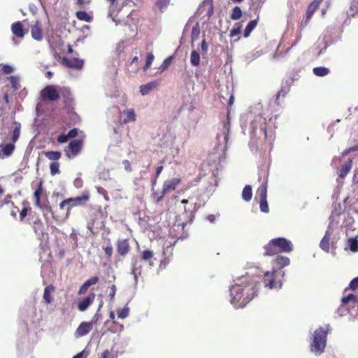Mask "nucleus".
<instances>
[{"label":"nucleus","instance_id":"f257e3e1","mask_svg":"<svg viewBox=\"0 0 358 358\" xmlns=\"http://www.w3.org/2000/svg\"><path fill=\"white\" fill-rule=\"evenodd\" d=\"M259 278L248 273L236 278L229 288L230 303L236 308L245 307L257 294Z\"/></svg>","mask_w":358,"mask_h":358},{"label":"nucleus","instance_id":"f03ea898","mask_svg":"<svg viewBox=\"0 0 358 358\" xmlns=\"http://www.w3.org/2000/svg\"><path fill=\"white\" fill-rule=\"evenodd\" d=\"M241 127L243 133H248L254 141L262 135L264 136L266 140L268 139L266 117L262 104L255 105L248 113L242 115Z\"/></svg>","mask_w":358,"mask_h":358},{"label":"nucleus","instance_id":"7ed1b4c3","mask_svg":"<svg viewBox=\"0 0 358 358\" xmlns=\"http://www.w3.org/2000/svg\"><path fill=\"white\" fill-rule=\"evenodd\" d=\"M329 330V327L328 325L326 328L320 327L314 331L310 345V349L315 355H320L324 352L327 345V338Z\"/></svg>","mask_w":358,"mask_h":358},{"label":"nucleus","instance_id":"20e7f679","mask_svg":"<svg viewBox=\"0 0 358 358\" xmlns=\"http://www.w3.org/2000/svg\"><path fill=\"white\" fill-rule=\"evenodd\" d=\"M10 129H13L11 143H1L0 144V158L3 159L10 157L15 150V143L18 140L20 131L21 124L17 121H13L11 123Z\"/></svg>","mask_w":358,"mask_h":358},{"label":"nucleus","instance_id":"39448f33","mask_svg":"<svg viewBox=\"0 0 358 358\" xmlns=\"http://www.w3.org/2000/svg\"><path fill=\"white\" fill-rule=\"evenodd\" d=\"M285 272L282 270L273 269L264 273L263 283L265 288L279 290L282 287Z\"/></svg>","mask_w":358,"mask_h":358},{"label":"nucleus","instance_id":"423d86ee","mask_svg":"<svg viewBox=\"0 0 358 358\" xmlns=\"http://www.w3.org/2000/svg\"><path fill=\"white\" fill-rule=\"evenodd\" d=\"M337 313L339 316H343L348 313L353 316L358 315V298L352 294L343 297Z\"/></svg>","mask_w":358,"mask_h":358},{"label":"nucleus","instance_id":"0eeeda50","mask_svg":"<svg viewBox=\"0 0 358 358\" xmlns=\"http://www.w3.org/2000/svg\"><path fill=\"white\" fill-rule=\"evenodd\" d=\"M176 138V130L172 127H168L160 139L159 145L162 148H170L173 157L179 153V148H174L173 144Z\"/></svg>","mask_w":358,"mask_h":358},{"label":"nucleus","instance_id":"6e6552de","mask_svg":"<svg viewBox=\"0 0 358 358\" xmlns=\"http://www.w3.org/2000/svg\"><path fill=\"white\" fill-rule=\"evenodd\" d=\"M213 13L214 7L213 0H203L196 12V16L200 18L201 20L206 21L209 20Z\"/></svg>","mask_w":358,"mask_h":358},{"label":"nucleus","instance_id":"1a4fd4ad","mask_svg":"<svg viewBox=\"0 0 358 358\" xmlns=\"http://www.w3.org/2000/svg\"><path fill=\"white\" fill-rule=\"evenodd\" d=\"M230 129V123L229 118L224 122L222 131L217 135V149L224 152L227 148V142L229 138Z\"/></svg>","mask_w":358,"mask_h":358},{"label":"nucleus","instance_id":"9d476101","mask_svg":"<svg viewBox=\"0 0 358 358\" xmlns=\"http://www.w3.org/2000/svg\"><path fill=\"white\" fill-rule=\"evenodd\" d=\"M267 180L263 181L261 187L257 189V194L259 197V206L262 212L267 213L269 208L267 202Z\"/></svg>","mask_w":358,"mask_h":358},{"label":"nucleus","instance_id":"9b49d317","mask_svg":"<svg viewBox=\"0 0 358 358\" xmlns=\"http://www.w3.org/2000/svg\"><path fill=\"white\" fill-rule=\"evenodd\" d=\"M42 182L38 183V188L34 193V198L35 199V205L41 209L44 216H48L49 214H52V208L48 204H41L40 201L41 195L42 193Z\"/></svg>","mask_w":358,"mask_h":358},{"label":"nucleus","instance_id":"f8f14e48","mask_svg":"<svg viewBox=\"0 0 358 358\" xmlns=\"http://www.w3.org/2000/svg\"><path fill=\"white\" fill-rule=\"evenodd\" d=\"M181 203L184 204V213L182 216H184V220L185 222H182L181 224L184 227L187 222H190L192 220L194 217V212L199 208V206H197L196 203L190 204L189 206L186 205L189 203L188 199H182Z\"/></svg>","mask_w":358,"mask_h":358},{"label":"nucleus","instance_id":"ddd939ff","mask_svg":"<svg viewBox=\"0 0 358 358\" xmlns=\"http://www.w3.org/2000/svg\"><path fill=\"white\" fill-rule=\"evenodd\" d=\"M273 241L279 253H289L293 250L292 242L285 238H273Z\"/></svg>","mask_w":358,"mask_h":358},{"label":"nucleus","instance_id":"4468645a","mask_svg":"<svg viewBox=\"0 0 358 358\" xmlns=\"http://www.w3.org/2000/svg\"><path fill=\"white\" fill-rule=\"evenodd\" d=\"M301 29L302 24L297 25L296 28L294 27V24L287 27V31L285 33L284 37H287L288 36H293L295 37L294 42L292 43L291 46L288 50L295 46L298 42L300 41L301 37Z\"/></svg>","mask_w":358,"mask_h":358},{"label":"nucleus","instance_id":"2eb2a0df","mask_svg":"<svg viewBox=\"0 0 358 358\" xmlns=\"http://www.w3.org/2000/svg\"><path fill=\"white\" fill-rule=\"evenodd\" d=\"M41 96L43 99L55 101L59 97V93L53 85H48L41 92Z\"/></svg>","mask_w":358,"mask_h":358},{"label":"nucleus","instance_id":"dca6fc26","mask_svg":"<svg viewBox=\"0 0 358 358\" xmlns=\"http://www.w3.org/2000/svg\"><path fill=\"white\" fill-rule=\"evenodd\" d=\"M83 142L80 139H76L70 142L69 145V150L66 155L69 158L75 157L80 152Z\"/></svg>","mask_w":358,"mask_h":358},{"label":"nucleus","instance_id":"f3484780","mask_svg":"<svg viewBox=\"0 0 358 358\" xmlns=\"http://www.w3.org/2000/svg\"><path fill=\"white\" fill-rule=\"evenodd\" d=\"M92 329V322H83L75 331V337L80 338L87 335Z\"/></svg>","mask_w":358,"mask_h":358},{"label":"nucleus","instance_id":"a211bd4d","mask_svg":"<svg viewBox=\"0 0 358 358\" xmlns=\"http://www.w3.org/2000/svg\"><path fill=\"white\" fill-rule=\"evenodd\" d=\"M180 182V179L176 178L164 181L162 188L163 194H166L168 192L174 190L179 185Z\"/></svg>","mask_w":358,"mask_h":358},{"label":"nucleus","instance_id":"6ab92c4d","mask_svg":"<svg viewBox=\"0 0 358 358\" xmlns=\"http://www.w3.org/2000/svg\"><path fill=\"white\" fill-rule=\"evenodd\" d=\"M130 246L127 239H119L117 241V252L122 257L125 256L129 251Z\"/></svg>","mask_w":358,"mask_h":358},{"label":"nucleus","instance_id":"aec40b11","mask_svg":"<svg viewBox=\"0 0 358 358\" xmlns=\"http://www.w3.org/2000/svg\"><path fill=\"white\" fill-rule=\"evenodd\" d=\"M95 296V293L92 292L87 296L80 301L78 306V310L82 312L86 310L94 301Z\"/></svg>","mask_w":358,"mask_h":358},{"label":"nucleus","instance_id":"412c9836","mask_svg":"<svg viewBox=\"0 0 358 358\" xmlns=\"http://www.w3.org/2000/svg\"><path fill=\"white\" fill-rule=\"evenodd\" d=\"M64 63L69 67L75 69H80L83 66V60L79 59L78 58H64Z\"/></svg>","mask_w":358,"mask_h":358},{"label":"nucleus","instance_id":"4be33fe9","mask_svg":"<svg viewBox=\"0 0 358 358\" xmlns=\"http://www.w3.org/2000/svg\"><path fill=\"white\" fill-rule=\"evenodd\" d=\"M159 85V82L157 80H154L150 83H148L145 85H142L140 86V92L143 96L148 95L152 92L154 89H155Z\"/></svg>","mask_w":358,"mask_h":358},{"label":"nucleus","instance_id":"5701e85b","mask_svg":"<svg viewBox=\"0 0 358 358\" xmlns=\"http://www.w3.org/2000/svg\"><path fill=\"white\" fill-rule=\"evenodd\" d=\"M264 256H273L279 253L273 239H271L266 245H264Z\"/></svg>","mask_w":358,"mask_h":358},{"label":"nucleus","instance_id":"b1692460","mask_svg":"<svg viewBox=\"0 0 358 358\" xmlns=\"http://www.w3.org/2000/svg\"><path fill=\"white\" fill-rule=\"evenodd\" d=\"M42 24H35L31 27V36L36 41H41L43 38V28Z\"/></svg>","mask_w":358,"mask_h":358},{"label":"nucleus","instance_id":"393cba45","mask_svg":"<svg viewBox=\"0 0 358 358\" xmlns=\"http://www.w3.org/2000/svg\"><path fill=\"white\" fill-rule=\"evenodd\" d=\"M11 31L15 36L20 38H23L26 33L22 24H12Z\"/></svg>","mask_w":358,"mask_h":358},{"label":"nucleus","instance_id":"a878e982","mask_svg":"<svg viewBox=\"0 0 358 358\" xmlns=\"http://www.w3.org/2000/svg\"><path fill=\"white\" fill-rule=\"evenodd\" d=\"M217 185V179L215 176L212 177L208 182V185L205 189V193L207 197H209L215 192Z\"/></svg>","mask_w":358,"mask_h":358},{"label":"nucleus","instance_id":"bb28decb","mask_svg":"<svg viewBox=\"0 0 358 358\" xmlns=\"http://www.w3.org/2000/svg\"><path fill=\"white\" fill-rule=\"evenodd\" d=\"M99 282V278L97 276H94L90 279H88L87 281H85L82 286L80 287L78 294H84L88 287L92 285H95Z\"/></svg>","mask_w":358,"mask_h":358},{"label":"nucleus","instance_id":"cd10ccee","mask_svg":"<svg viewBox=\"0 0 358 358\" xmlns=\"http://www.w3.org/2000/svg\"><path fill=\"white\" fill-rule=\"evenodd\" d=\"M322 0H314L308 7L306 21L310 20L315 10L319 7Z\"/></svg>","mask_w":358,"mask_h":358},{"label":"nucleus","instance_id":"c85d7f7f","mask_svg":"<svg viewBox=\"0 0 358 358\" xmlns=\"http://www.w3.org/2000/svg\"><path fill=\"white\" fill-rule=\"evenodd\" d=\"M123 116V122L128 123L134 122L136 120V114L133 109H128L126 110H123L122 113Z\"/></svg>","mask_w":358,"mask_h":358},{"label":"nucleus","instance_id":"c756f323","mask_svg":"<svg viewBox=\"0 0 358 358\" xmlns=\"http://www.w3.org/2000/svg\"><path fill=\"white\" fill-rule=\"evenodd\" d=\"M55 287L52 285H48L44 289L43 299L46 303H52L53 299L52 297V293L54 292Z\"/></svg>","mask_w":358,"mask_h":358},{"label":"nucleus","instance_id":"7c9ffc66","mask_svg":"<svg viewBox=\"0 0 358 358\" xmlns=\"http://www.w3.org/2000/svg\"><path fill=\"white\" fill-rule=\"evenodd\" d=\"M330 236V232L327 230L320 243V248L327 252H329V251Z\"/></svg>","mask_w":358,"mask_h":358},{"label":"nucleus","instance_id":"2f4dec72","mask_svg":"<svg viewBox=\"0 0 358 358\" xmlns=\"http://www.w3.org/2000/svg\"><path fill=\"white\" fill-rule=\"evenodd\" d=\"M277 266L280 267L279 270H282V268L289 265V258L282 255H278L274 260Z\"/></svg>","mask_w":358,"mask_h":358},{"label":"nucleus","instance_id":"473e14b6","mask_svg":"<svg viewBox=\"0 0 358 358\" xmlns=\"http://www.w3.org/2000/svg\"><path fill=\"white\" fill-rule=\"evenodd\" d=\"M141 265H139L138 260H136L135 262H134L131 274L134 277L136 284L138 282V277L141 275Z\"/></svg>","mask_w":358,"mask_h":358},{"label":"nucleus","instance_id":"72a5a7b5","mask_svg":"<svg viewBox=\"0 0 358 358\" xmlns=\"http://www.w3.org/2000/svg\"><path fill=\"white\" fill-rule=\"evenodd\" d=\"M201 34V29L199 27V24H196L192 30L191 33V43L192 47L194 45V43L199 38Z\"/></svg>","mask_w":358,"mask_h":358},{"label":"nucleus","instance_id":"f704fd0d","mask_svg":"<svg viewBox=\"0 0 358 358\" xmlns=\"http://www.w3.org/2000/svg\"><path fill=\"white\" fill-rule=\"evenodd\" d=\"M313 71L315 76L319 77H324L329 73L330 70L329 68L324 66H317L315 67Z\"/></svg>","mask_w":358,"mask_h":358},{"label":"nucleus","instance_id":"c9c22d12","mask_svg":"<svg viewBox=\"0 0 358 358\" xmlns=\"http://www.w3.org/2000/svg\"><path fill=\"white\" fill-rule=\"evenodd\" d=\"M352 166V162L351 159H349L347 163H345L341 166L339 176L342 178H345L350 171Z\"/></svg>","mask_w":358,"mask_h":358},{"label":"nucleus","instance_id":"e433bc0d","mask_svg":"<svg viewBox=\"0 0 358 358\" xmlns=\"http://www.w3.org/2000/svg\"><path fill=\"white\" fill-rule=\"evenodd\" d=\"M348 15L352 17L358 16V0H352Z\"/></svg>","mask_w":358,"mask_h":358},{"label":"nucleus","instance_id":"4c0bfd02","mask_svg":"<svg viewBox=\"0 0 358 358\" xmlns=\"http://www.w3.org/2000/svg\"><path fill=\"white\" fill-rule=\"evenodd\" d=\"M190 62L193 66H198L200 64V55L197 50H193L192 51Z\"/></svg>","mask_w":358,"mask_h":358},{"label":"nucleus","instance_id":"58836bf2","mask_svg":"<svg viewBox=\"0 0 358 358\" xmlns=\"http://www.w3.org/2000/svg\"><path fill=\"white\" fill-rule=\"evenodd\" d=\"M252 196V187L250 185H245L242 192V198L245 201L251 200Z\"/></svg>","mask_w":358,"mask_h":358},{"label":"nucleus","instance_id":"ea45409f","mask_svg":"<svg viewBox=\"0 0 358 358\" xmlns=\"http://www.w3.org/2000/svg\"><path fill=\"white\" fill-rule=\"evenodd\" d=\"M152 257H153L152 251L150 250H144L142 252L141 260L150 261L149 262L150 266H154V263H153L152 261H151V259L152 258Z\"/></svg>","mask_w":358,"mask_h":358},{"label":"nucleus","instance_id":"a19ab883","mask_svg":"<svg viewBox=\"0 0 358 358\" xmlns=\"http://www.w3.org/2000/svg\"><path fill=\"white\" fill-rule=\"evenodd\" d=\"M76 16L80 21L90 22L92 20V17L85 11H78Z\"/></svg>","mask_w":358,"mask_h":358},{"label":"nucleus","instance_id":"79ce46f5","mask_svg":"<svg viewBox=\"0 0 358 358\" xmlns=\"http://www.w3.org/2000/svg\"><path fill=\"white\" fill-rule=\"evenodd\" d=\"M117 317L120 319H125L129 316V308L127 304L123 308L117 310Z\"/></svg>","mask_w":358,"mask_h":358},{"label":"nucleus","instance_id":"37998d69","mask_svg":"<svg viewBox=\"0 0 358 358\" xmlns=\"http://www.w3.org/2000/svg\"><path fill=\"white\" fill-rule=\"evenodd\" d=\"M348 246L353 252H358V241L357 238H350L348 239Z\"/></svg>","mask_w":358,"mask_h":358},{"label":"nucleus","instance_id":"c03bdc74","mask_svg":"<svg viewBox=\"0 0 358 358\" xmlns=\"http://www.w3.org/2000/svg\"><path fill=\"white\" fill-rule=\"evenodd\" d=\"M8 79L14 90H18L20 88L19 77L11 76L8 78Z\"/></svg>","mask_w":358,"mask_h":358},{"label":"nucleus","instance_id":"a18cd8bd","mask_svg":"<svg viewBox=\"0 0 358 358\" xmlns=\"http://www.w3.org/2000/svg\"><path fill=\"white\" fill-rule=\"evenodd\" d=\"M45 155L50 160H58L61 157V153L58 151H48L45 153Z\"/></svg>","mask_w":358,"mask_h":358},{"label":"nucleus","instance_id":"49530a36","mask_svg":"<svg viewBox=\"0 0 358 358\" xmlns=\"http://www.w3.org/2000/svg\"><path fill=\"white\" fill-rule=\"evenodd\" d=\"M241 15H242V11H241V8L239 7L236 6L232 10V13L231 15V18L233 20H237L241 18Z\"/></svg>","mask_w":358,"mask_h":358},{"label":"nucleus","instance_id":"de8ad7c7","mask_svg":"<svg viewBox=\"0 0 358 358\" xmlns=\"http://www.w3.org/2000/svg\"><path fill=\"white\" fill-rule=\"evenodd\" d=\"M155 59L152 53H148L146 57L145 64L143 66V70L147 71L152 65V63Z\"/></svg>","mask_w":358,"mask_h":358},{"label":"nucleus","instance_id":"09e8293b","mask_svg":"<svg viewBox=\"0 0 358 358\" xmlns=\"http://www.w3.org/2000/svg\"><path fill=\"white\" fill-rule=\"evenodd\" d=\"M124 24V31H127V29H131L132 31V34H129V36H134L136 34V31L138 29L137 24L133 23V24Z\"/></svg>","mask_w":358,"mask_h":358},{"label":"nucleus","instance_id":"8fccbe9b","mask_svg":"<svg viewBox=\"0 0 358 358\" xmlns=\"http://www.w3.org/2000/svg\"><path fill=\"white\" fill-rule=\"evenodd\" d=\"M99 178L105 181L110 180L111 178L109 170L106 169H103V171L99 173Z\"/></svg>","mask_w":358,"mask_h":358},{"label":"nucleus","instance_id":"3c124183","mask_svg":"<svg viewBox=\"0 0 358 358\" xmlns=\"http://www.w3.org/2000/svg\"><path fill=\"white\" fill-rule=\"evenodd\" d=\"M59 164L58 162H52L50 165V173L52 175H55L59 173Z\"/></svg>","mask_w":358,"mask_h":358},{"label":"nucleus","instance_id":"603ef678","mask_svg":"<svg viewBox=\"0 0 358 358\" xmlns=\"http://www.w3.org/2000/svg\"><path fill=\"white\" fill-rule=\"evenodd\" d=\"M208 51V45L206 38H203L201 43V53L203 57H205L207 55Z\"/></svg>","mask_w":358,"mask_h":358},{"label":"nucleus","instance_id":"864d4df0","mask_svg":"<svg viewBox=\"0 0 358 358\" xmlns=\"http://www.w3.org/2000/svg\"><path fill=\"white\" fill-rule=\"evenodd\" d=\"M257 24H248L247 27H245L243 33V36L245 38H247L250 36L251 31L255 29Z\"/></svg>","mask_w":358,"mask_h":358},{"label":"nucleus","instance_id":"5fc2aeb1","mask_svg":"<svg viewBox=\"0 0 358 358\" xmlns=\"http://www.w3.org/2000/svg\"><path fill=\"white\" fill-rule=\"evenodd\" d=\"M171 60H172V57H169L165 59L164 60L163 63L159 66V69L161 71H164V70H166L169 67V66L171 64Z\"/></svg>","mask_w":358,"mask_h":358},{"label":"nucleus","instance_id":"6e6d98bb","mask_svg":"<svg viewBox=\"0 0 358 358\" xmlns=\"http://www.w3.org/2000/svg\"><path fill=\"white\" fill-rule=\"evenodd\" d=\"M72 199V202H78L80 203L82 201H87L89 200V196L87 194H84L80 196H76L74 198H70Z\"/></svg>","mask_w":358,"mask_h":358},{"label":"nucleus","instance_id":"4d7b16f0","mask_svg":"<svg viewBox=\"0 0 358 358\" xmlns=\"http://www.w3.org/2000/svg\"><path fill=\"white\" fill-rule=\"evenodd\" d=\"M103 306V301H101L99 306V308H98V310H97V312L94 315L92 321L90 322H92V325L95 323H96L101 318V315L98 313V312L100 310V309Z\"/></svg>","mask_w":358,"mask_h":358},{"label":"nucleus","instance_id":"13d9d810","mask_svg":"<svg viewBox=\"0 0 358 358\" xmlns=\"http://www.w3.org/2000/svg\"><path fill=\"white\" fill-rule=\"evenodd\" d=\"M116 290H117V289H116V286L115 285H113L110 287V292H109L108 296H109L110 301H113L114 299L115 293H116Z\"/></svg>","mask_w":358,"mask_h":358},{"label":"nucleus","instance_id":"bf43d9fd","mask_svg":"<svg viewBox=\"0 0 358 358\" xmlns=\"http://www.w3.org/2000/svg\"><path fill=\"white\" fill-rule=\"evenodd\" d=\"M349 288L352 290H355L357 288H358V277L351 280L349 285Z\"/></svg>","mask_w":358,"mask_h":358},{"label":"nucleus","instance_id":"052dcab7","mask_svg":"<svg viewBox=\"0 0 358 358\" xmlns=\"http://www.w3.org/2000/svg\"><path fill=\"white\" fill-rule=\"evenodd\" d=\"M2 71L6 74H10V73H13V66H10L8 64H5L2 67Z\"/></svg>","mask_w":358,"mask_h":358},{"label":"nucleus","instance_id":"680f3d73","mask_svg":"<svg viewBox=\"0 0 358 358\" xmlns=\"http://www.w3.org/2000/svg\"><path fill=\"white\" fill-rule=\"evenodd\" d=\"M69 139V136L65 134H62L57 137V141L60 143H66Z\"/></svg>","mask_w":358,"mask_h":358},{"label":"nucleus","instance_id":"e2e57ef3","mask_svg":"<svg viewBox=\"0 0 358 358\" xmlns=\"http://www.w3.org/2000/svg\"><path fill=\"white\" fill-rule=\"evenodd\" d=\"M103 250L108 257H110L112 256L113 247L110 245H108L106 246L105 248H103Z\"/></svg>","mask_w":358,"mask_h":358},{"label":"nucleus","instance_id":"0e129e2a","mask_svg":"<svg viewBox=\"0 0 358 358\" xmlns=\"http://www.w3.org/2000/svg\"><path fill=\"white\" fill-rule=\"evenodd\" d=\"M73 185L76 188H81L83 187V180L80 178H77L73 181Z\"/></svg>","mask_w":358,"mask_h":358},{"label":"nucleus","instance_id":"69168bd1","mask_svg":"<svg viewBox=\"0 0 358 358\" xmlns=\"http://www.w3.org/2000/svg\"><path fill=\"white\" fill-rule=\"evenodd\" d=\"M78 135V129L76 128L71 129L68 134L67 136L69 138H73L76 137Z\"/></svg>","mask_w":358,"mask_h":358},{"label":"nucleus","instance_id":"338daca9","mask_svg":"<svg viewBox=\"0 0 358 358\" xmlns=\"http://www.w3.org/2000/svg\"><path fill=\"white\" fill-rule=\"evenodd\" d=\"M241 33V27L232 29L230 32V36L234 37Z\"/></svg>","mask_w":358,"mask_h":358},{"label":"nucleus","instance_id":"774afa93","mask_svg":"<svg viewBox=\"0 0 358 358\" xmlns=\"http://www.w3.org/2000/svg\"><path fill=\"white\" fill-rule=\"evenodd\" d=\"M87 355L88 354L85 350H83L73 356V358H86Z\"/></svg>","mask_w":358,"mask_h":358}]
</instances>
